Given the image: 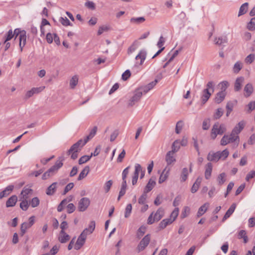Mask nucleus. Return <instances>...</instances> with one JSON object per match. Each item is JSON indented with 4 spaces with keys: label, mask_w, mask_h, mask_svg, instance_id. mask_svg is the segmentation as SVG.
<instances>
[{
    "label": "nucleus",
    "mask_w": 255,
    "mask_h": 255,
    "mask_svg": "<svg viewBox=\"0 0 255 255\" xmlns=\"http://www.w3.org/2000/svg\"><path fill=\"white\" fill-rule=\"evenodd\" d=\"M226 131V128L224 124L219 123H215L212 128L211 137L215 139L217 135H222Z\"/></svg>",
    "instance_id": "f257e3e1"
},
{
    "label": "nucleus",
    "mask_w": 255,
    "mask_h": 255,
    "mask_svg": "<svg viewBox=\"0 0 255 255\" xmlns=\"http://www.w3.org/2000/svg\"><path fill=\"white\" fill-rule=\"evenodd\" d=\"M144 94L143 91L140 87L136 89L133 93L132 96L129 100L128 105V107H132L138 102L141 99L142 95Z\"/></svg>",
    "instance_id": "f03ea898"
},
{
    "label": "nucleus",
    "mask_w": 255,
    "mask_h": 255,
    "mask_svg": "<svg viewBox=\"0 0 255 255\" xmlns=\"http://www.w3.org/2000/svg\"><path fill=\"white\" fill-rule=\"evenodd\" d=\"M164 216V209L159 208L156 213L154 214L152 212L148 217L147 219V224L149 225L152 224L154 222H158Z\"/></svg>",
    "instance_id": "7ed1b4c3"
},
{
    "label": "nucleus",
    "mask_w": 255,
    "mask_h": 255,
    "mask_svg": "<svg viewBox=\"0 0 255 255\" xmlns=\"http://www.w3.org/2000/svg\"><path fill=\"white\" fill-rule=\"evenodd\" d=\"M135 170L133 175L132 177V184L134 185L136 184L138 178L139 173H140V178H143L145 174V170H143L139 164L136 163L135 164Z\"/></svg>",
    "instance_id": "20e7f679"
},
{
    "label": "nucleus",
    "mask_w": 255,
    "mask_h": 255,
    "mask_svg": "<svg viewBox=\"0 0 255 255\" xmlns=\"http://www.w3.org/2000/svg\"><path fill=\"white\" fill-rule=\"evenodd\" d=\"M151 240V236L150 234L145 235L139 242L136 247V251L137 253H140L148 246Z\"/></svg>",
    "instance_id": "39448f33"
},
{
    "label": "nucleus",
    "mask_w": 255,
    "mask_h": 255,
    "mask_svg": "<svg viewBox=\"0 0 255 255\" xmlns=\"http://www.w3.org/2000/svg\"><path fill=\"white\" fill-rule=\"evenodd\" d=\"M90 204V200L88 198L83 197L78 203V209L80 212H84L88 208Z\"/></svg>",
    "instance_id": "423d86ee"
},
{
    "label": "nucleus",
    "mask_w": 255,
    "mask_h": 255,
    "mask_svg": "<svg viewBox=\"0 0 255 255\" xmlns=\"http://www.w3.org/2000/svg\"><path fill=\"white\" fill-rule=\"evenodd\" d=\"M86 144L85 141L81 139L74 144L68 151V153L70 154L71 151L79 152L81 148Z\"/></svg>",
    "instance_id": "0eeeda50"
},
{
    "label": "nucleus",
    "mask_w": 255,
    "mask_h": 255,
    "mask_svg": "<svg viewBox=\"0 0 255 255\" xmlns=\"http://www.w3.org/2000/svg\"><path fill=\"white\" fill-rule=\"evenodd\" d=\"M87 237V236L85 234V233H81L74 245V249L76 250H79L83 247L85 243Z\"/></svg>",
    "instance_id": "6e6552de"
},
{
    "label": "nucleus",
    "mask_w": 255,
    "mask_h": 255,
    "mask_svg": "<svg viewBox=\"0 0 255 255\" xmlns=\"http://www.w3.org/2000/svg\"><path fill=\"white\" fill-rule=\"evenodd\" d=\"M33 190L29 187L25 186L20 193L19 199L29 200L30 197L32 195Z\"/></svg>",
    "instance_id": "1a4fd4ad"
},
{
    "label": "nucleus",
    "mask_w": 255,
    "mask_h": 255,
    "mask_svg": "<svg viewBox=\"0 0 255 255\" xmlns=\"http://www.w3.org/2000/svg\"><path fill=\"white\" fill-rule=\"evenodd\" d=\"M45 87H40L38 88H32L30 90L27 91L25 95L24 99L27 100L31 97L34 94H38L42 91Z\"/></svg>",
    "instance_id": "9d476101"
},
{
    "label": "nucleus",
    "mask_w": 255,
    "mask_h": 255,
    "mask_svg": "<svg viewBox=\"0 0 255 255\" xmlns=\"http://www.w3.org/2000/svg\"><path fill=\"white\" fill-rule=\"evenodd\" d=\"M19 46L20 49V52L22 51L23 47L25 46L26 43V34L25 30H22L20 32V35L19 36Z\"/></svg>",
    "instance_id": "9b49d317"
},
{
    "label": "nucleus",
    "mask_w": 255,
    "mask_h": 255,
    "mask_svg": "<svg viewBox=\"0 0 255 255\" xmlns=\"http://www.w3.org/2000/svg\"><path fill=\"white\" fill-rule=\"evenodd\" d=\"M245 78L242 76L238 77L236 79L234 84V90L235 91L238 92L241 90Z\"/></svg>",
    "instance_id": "f8f14e48"
},
{
    "label": "nucleus",
    "mask_w": 255,
    "mask_h": 255,
    "mask_svg": "<svg viewBox=\"0 0 255 255\" xmlns=\"http://www.w3.org/2000/svg\"><path fill=\"white\" fill-rule=\"evenodd\" d=\"M157 82L158 80L155 79L154 81L149 83L145 86L140 87V88L142 89V91H143L144 94H145L149 91L151 90L156 85Z\"/></svg>",
    "instance_id": "ddd939ff"
},
{
    "label": "nucleus",
    "mask_w": 255,
    "mask_h": 255,
    "mask_svg": "<svg viewBox=\"0 0 255 255\" xmlns=\"http://www.w3.org/2000/svg\"><path fill=\"white\" fill-rule=\"evenodd\" d=\"M254 88L252 84L248 83L244 89V95L245 97H249L253 93Z\"/></svg>",
    "instance_id": "4468645a"
},
{
    "label": "nucleus",
    "mask_w": 255,
    "mask_h": 255,
    "mask_svg": "<svg viewBox=\"0 0 255 255\" xmlns=\"http://www.w3.org/2000/svg\"><path fill=\"white\" fill-rule=\"evenodd\" d=\"M165 160L167 165H170L176 161L175 158V153L169 151H168L165 156Z\"/></svg>",
    "instance_id": "2eb2a0df"
},
{
    "label": "nucleus",
    "mask_w": 255,
    "mask_h": 255,
    "mask_svg": "<svg viewBox=\"0 0 255 255\" xmlns=\"http://www.w3.org/2000/svg\"><path fill=\"white\" fill-rule=\"evenodd\" d=\"M70 236L65 231H60L58 240L61 243H65L70 240Z\"/></svg>",
    "instance_id": "dca6fc26"
},
{
    "label": "nucleus",
    "mask_w": 255,
    "mask_h": 255,
    "mask_svg": "<svg viewBox=\"0 0 255 255\" xmlns=\"http://www.w3.org/2000/svg\"><path fill=\"white\" fill-rule=\"evenodd\" d=\"M155 179L152 177L148 181V182L147 183V185H146L144 189V191H145V192L146 193L149 192L153 189V188L155 186Z\"/></svg>",
    "instance_id": "f3484780"
},
{
    "label": "nucleus",
    "mask_w": 255,
    "mask_h": 255,
    "mask_svg": "<svg viewBox=\"0 0 255 255\" xmlns=\"http://www.w3.org/2000/svg\"><path fill=\"white\" fill-rule=\"evenodd\" d=\"M215 44L218 45H222L228 42V38L227 36H221L218 37H215L214 40Z\"/></svg>",
    "instance_id": "a211bd4d"
},
{
    "label": "nucleus",
    "mask_w": 255,
    "mask_h": 255,
    "mask_svg": "<svg viewBox=\"0 0 255 255\" xmlns=\"http://www.w3.org/2000/svg\"><path fill=\"white\" fill-rule=\"evenodd\" d=\"M146 56V53L144 50H141L137 55L135 57V60H138V59H140V62L139 63H136V64H138L139 65H141L143 64L144 60L145 59Z\"/></svg>",
    "instance_id": "6ab92c4d"
},
{
    "label": "nucleus",
    "mask_w": 255,
    "mask_h": 255,
    "mask_svg": "<svg viewBox=\"0 0 255 255\" xmlns=\"http://www.w3.org/2000/svg\"><path fill=\"white\" fill-rule=\"evenodd\" d=\"M95 229V222L94 221H91L88 226V228L85 229L82 233H85L86 235H88L92 234Z\"/></svg>",
    "instance_id": "aec40b11"
},
{
    "label": "nucleus",
    "mask_w": 255,
    "mask_h": 255,
    "mask_svg": "<svg viewBox=\"0 0 255 255\" xmlns=\"http://www.w3.org/2000/svg\"><path fill=\"white\" fill-rule=\"evenodd\" d=\"M72 199L73 197L72 196H70L68 198L63 199L58 205L57 207V211L59 212L62 211L65 205H66L68 202L71 201L72 200Z\"/></svg>",
    "instance_id": "412c9836"
},
{
    "label": "nucleus",
    "mask_w": 255,
    "mask_h": 255,
    "mask_svg": "<svg viewBox=\"0 0 255 255\" xmlns=\"http://www.w3.org/2000/svg\"><path fill=\"white\" fill-rule=\"evenodd\" d=\"M209 203L208 202L205 203L202 206H201L197 212V216L198 217H199L201 216H202L203 214H204L206 211H207L209 207Z\"/></svg>",
    "instance_id": "4be33fe9"
},
{
    "label": "nucleus",
    "mask_w": 255,
    "mask_h": 255,
    "mask_svg": "<svg viewBox=\"0 0 255 255\" xmlns=\"http://www.w3.org/2000/svg\"><path fill=\"white\" fill-rule=\"evenodd\" d=\"M218 151L217 152H210L207 156V159L210 161L217 162L220 159Z\"/></svg>",
    "instance_id": "5701e85b"
},
{
    "label": "nucleus",
    "mask_w": 255,
    "mask_h": 255,
    "mask_svg": "<svg viewBox=\"0 0 255 255\" xmlns=\"http://www.w3.org/2000/svg\"><path fill=\"white\" fill-rule=\"evenodd\" d=\"M236 208V203L232 204V205L229 208V209L226 212L225 215H224V216L223 218V221H225L226 219H227L228 218H229L230 217V216L234 213Z\"/></svg>",
    "instance_id": "b1692460"
},
{
    "label": "nucleus",
    "mask_w": 255,
    "mask_h": 255,
    "mask_svg": "<svg viewBox=\"0 0 255 255\" xmlns=\"http://www.w3.org/2000/svg\"><path fill=\"white\" fill-rule=\"evenodd\" d=\"M245 126V123L244 121H241L238 123V124L233 129L232 132L236 135L238 134L242 130Z\"/></svg>",
    "instance_id": "393cba45"
},
{
    "label": "nucleus",
    "mask_w": 255,
    "mask_h": 255,
    "mask_svg": "<svg viewBox=\"0 0 255 255\" xmlns=\"http://www.w3.org/2000/svg\"><path fill=\"white\" fill-rule=\"evenodd\" d=\"M97 127L96 126L94 127L90 131L89 134L85 136L83 139L85 143H87L89 140L92 139L96 134L97 131Z\"/></svg>",
    "instance_id": "a878e982"
},
{
    "label": "nucleus",
    "mask_w": 255,
    "mask_h": 255,
    "mask_svg": "<svg viewBox=\"0 0 255 255\" xmlns=\"http://www.w3.org/2000/svg\"><path fill=\"white\" fill-rule=\"evenodd\" d=\"M229 135V140L230 141V143L231 142H236L235 143V147H237L239 143V136L238 135H236L232 131V133L230 135Z\"/></svg>",
    "instance_id": "bb28decb"
},
{
    "label": "nucleus",
    "mask_w": 255,
    "mask_h": 255,
    "mask_svg": "<svg viewBox=\"0 0 255 255\" xmlns=\"http://www.w3.org/2000/svg\"><path fill=\"white\" fill-rule=\"evenodd\" d=\"M14 186L13 185H9L7 186L5 189L0 193V198H2L8 195L13 189Z\"/></svg>",
    "instance_id": "cd10ccee"
},
{
    "label": "nucleus",
    "mask_w": 255,
    "mask_h": 255,
    "mask_svg": "<svg viewBox=\"0 0 255 255\" xmlns=\"http://www.w3.org/2000/svg\"><path fill=\"white\" fill-rule=\"evenodd\" d=\"M17 201V198L16 195L11 196L6 202L7 207H13Z\"/></svg>",
    "instance_id": "c85d7f7f"
},
{
    "label": "nucleus",
    "mask_w": 255,
    "mask_h": 255,
    "mask_svg": "<svg viewBox=\"0 0 255 255\" xmlns=\"http://www.w3.org/2000/svg\"><path fill=\"white\" fill-rule=\"evenodd\" d=\"M249 8V3L245 2L243 3L240 7L238 16L239 17L245 14L248 11Z\"/></svg>",
    "instance_id": "c756f323"
},
{
    "label": "nucleus",
    "mask_w": 255,
    "mask_h": 255,
    "mask_svg": "<svg viewBox=\"0 0 255 255\" xmlns=\"http://www.w3.org/2000/svg\"><path fill=\"white\" fill-rule=\"evenodd\" d=\"M211 95V93L208 89H204L203 91V94L201 97L202 102L204 104L209 99Z\"/></svg>",
    "instance_id": "7c9ffc66"
},
{
    "label": "nucleus",
    "mask_w": 255,
    "mask_h": 255,
    "mask_svg": "<svg viewBox=\"0 0 255 255\" xmlns=\"http://www.w3.org/2000/svg\"><path fill=\"white\" fill-rule=\"evenodd\" d=\"M57 182H54L48 187L46 192L47 195H52L54 194L57 188Z\"/></svg>",
    "instance_id": "2f4dec72"
},
{
    "label": "nucleus",
    "mask_w": 255,
    "mask_h": 255,
    "mask_svg": "<svg viewBox=\"0 0 255 255\" xmlns=\"http://www.w3.org/2000/svg\"><path fill=\"white\" fill-rule=\"evenodd\" d=\"M212 171V164L211 163H208L206 166V170L205 172V177L206 179H209L211 175Z\"/></svg>",
    "instance_id": "473e14b6"
},
{
    "label": "nucleus",
    "mask_w": 255,
    "mask_h": 255,
    "mask_svg": "<svg viewBox=\"0 0 255 255\" xmlns=\"http://www.w3.org/2000/svg\"><path fill=\"white\" fill-rule=\"evenodd\" d=\"M226 93L224 91H221L218 93L215 98V101L217 104L221 103L225 99Z\"/></svg>",
    "instance_id": "72a5a7b5"
},
{
    "label": "nucleus",
    "mask_w": 255,
    "mask_h": 255,
    "mask_svg": "<svg viewBox=\"0 0 255 255\" xmlns=\"http://www.w3.org/2000/svg\"><path fill=\"white\" fill-rule=\"evenodd\" d=\"M173 222L171 220V218H167L163 220L159 224V227L161 229H163L168 225L171 224Z\"/></svg>",
    "instance_id": "f704fd0d"
},
{
    "label": "nucleus",
    "mask_w": 255,
    "mask_h": 255,
    "mask_svg": "<svg viewBox=\"0 0 255 255\" xmlns=\"http://www.w3.org/2000/svg\"><path fill=\"white\" fill-rule=\"evenodd\" d=\"M243 63L240 61L236 62L233 67V71L234 73L237 74L243 68Z\"/></svg>",
    "instance_id": "c9c22d12"
},
{
    "label": "nucleus",
    "mask_w": 255,
    "mask_h": 255,
    "mask_svg": "<svg viewBox=\"0 0 255 255\" xmlns=\"http://www.w3.org/2000/svg\"><path fill=\"white\" fill-rule=\"evenodd\" d=\"M20 208L23 211H26L29 206V200L20 199Z\"/></svg>",
    "instance_id": "e433bc0d"
},
{
    "label": "nucleus",
    "mask_w": 255,
    "mask_h": 255,
    "mask_svg": "<svg viewBox=\"0 0 255 255\" xmlns=\"http://www.w3.org/2000/svg\"><path fill=\"white\" fill-rule=\"evenodd\" d=\"M90 170L89 167L87 166H86L82 171L80 172L79 175L78 180H81L84 178L88 174Z\"/></svg>",
    "instance_id": "4c0bfd02"
},
{
    "label": "nucleus",
    "mask_w": 255,
    "mask_h": 255,
    "mask_svg": "<svg viewBox=\"0 0 255 255\" xmlns=\"http://www.w3.org/2000/svg\"><path fill=\"white\" fill-rule=\"evenodd\" d=\"M146 230V227L145 226H140L137 231L136 234V237L138 239L141 238L145 234Z\"/></svg>",
    "instance_id": "58836bf2"
},
{
    "label": "nucleus",
    "mask_w": 255,
    "mask_h": 255,
    "mask_svg": "<svg viewBox=\"0 0 255 255\" xmlns=\"http://www.w3.org/2000/svg\"><path fill=\"white\" fill-rule=\"evenodd\" d=\"M145 20L144 17H132L130 19V22L131 23L139 24L143 23Z\"/></svg>",
    "instance_id": "ea45409f"
},
{
    "label": "nucleus",
    "mask_w": 255,
    "mask_h": 255,
    "mask_svg": "<svg viewBox=\"0 0 255 255\" xmlns=\"http://www.w3.org/2000/svg\"><path fill=\"white\" fill-rule=\"evenodd\" d=\"M238 237L239 239H243L245 243L248 241V238L245 230H241L238 233Z\"/></svg>",
    "instance_id": "a19ab883"
},
{
    "label": "nucleus",
    "mask_w": 255,
    "mask_h": 255,
    "mask_svg": "<svg viewBox=\"0 0 255 255\" xmlns=\"http://www.w3.org/2000/svg\"><path fill=\"white\" fill-rule=\"evenodd\" d=\"M31 226L27 223V222H24L21 225L20 232L21 236H23L26 233V230L30 228Z\"/></svg>",
    "instance_id": "79ce46f5"
},
{
    "label": "nucleus",
    "mask_w": 255,
    "mask_h": 255,
    "mask_svg": "<svg viewBox=\"0 0 255 255\" xmlns=\"http://www.w3.org/2000/svg\"><path fill=\"white\" fill-rule=\"evenodd\" d=\"M78 82V77L75 75L72 77L70 81V86L71 89H74Z\"/></svg>",
    "instance_id": "37998d69"
},
{
    "label": "nucleus",
    "mask_w": 255,
    "mask_h": 255,
    "mask_svg": "<svg viewBox=\"0 0 255 255\" xmlns=\"http://www.w3.org/2000/svg\"><path fill=\"white\" fill-rule=\"evenodd\" d=\"M110 29V27L109 25H101L99 27L97 34L98 35H101L104 32L108 31Z\"/></svg>",
    "instance_id": "c03bdc74"
},
{
    "label": "nucleus",
    "mask_w": 255,
    "mask_h": 255,
    "mask_svg": "<svg viewBox=\"0 0 255 255\" xmlns=\"http://www.w3.org/2000/svg\"><path fill=\"white\" fill-rule=\"evenodd\" d=\"M255 60V54H250L247 56L245 59V62L247 64H250L252 63Z\"/></svg>",
    "instance_id": "a18cd8bd"
},
{
    "label": "nucleus",
    "mask_w": 255,
    "mask_h": 255,
    "mask_svg": "<svg viewBox=\"0 0 255 255\" xmlns=\"http://www.w3.org/2000/svg\"><path fill=\"white\" fill-rule=\"evenodd\" d=\"M247 28L250 31L255 30V17L251 18L247 24Z\"/></svg>",
    "instance_id": "49530a36"
},
{
    "label": "nucleus",
    "mask_w": 255,
    "mask_h": 255,
    "mask_svg": "<svg viewBox=\"0 0 255 255\" xmlns=\"http://www.w3.org/2000/svg\"><path fill=\"white\" fill-rule=\"evenodd\" d=\"M168 171H167L165 172V169H164L160 176L159 181H158L159 183H162L164 181H165L166 179H167V178L168 177Z\"/></svg>",
    "instance_id": "de8ad7c7"
},
{
    "label": "nucleus",
    "mask_w": 255,
    "mask_h": 255,
    "mask_svg": "<svg viewBox=\"0 0 255 255\" xmlns=\"http://www.w3.org/2000/svg\"><path fill=\"white\" fill-rule=\"evenodd\" d=\"M184 126V123L182 121H179L176 123L175 128V132L179 134L181 132Z\"/></svg>",
    "instance_id": "09e8293b"
},
{
    "label": "nucleus",
    "mask_w": 255,
    "mask_h": 255,
    "mask_svg": "<svg viewBox=\"0 0 255 255\" xmlns=\"http://www.w3.org/2000/svg\"><path fill=\"white\" fill-rule=\"evenodd\" d=\"M219 156L220 157V159L225 160L229 154V151L226 149L222 151H218Z\"/></svg>",
    "instance_id": "8fccbe9b"
},
{
    "label": "nucleus",
    "mask_w": 255,
    "mask_h": 255,
    "mask_svg": "<svg viewBox=\"0 0 255 255\" xmlns=\"http://www.w3.org/2000/svg\"><path fill=\"white\" fill-rule=\"evenodd\" d=\"M180 148V141L179 140H176L173 143L172 145V150L171 151L175 153L177 152Z\"/></svg>",
    "instance_id": "3c124183"
},
{
    "label": "nucleus",
    "mask_w": 255,
    "mask_h": 255,
    "mask_svg": "<svg viewBox=\"0 0 255 255\" xmlns=\"http://www.w3.org/2000/svg\"><path fill=\"white\" fill-rule=\"evenodd\" d=\"M217 181L219 185H222L226 181V174L222 173L220 174L217 178Z\"/></svg>",
    "instance_id": "603ef678"
},
{
    "label": "nucleus",
    "mask_w": 255,
    "mask_h": 255,
    "mask_svg": "<svg viewBox=\"0 0 255 255\" xmlns=\"http://www.w3.org/2000/svg\"><path fill=\"white\" fill-rule=\"evenodd\" d=\"M40 201L37 197H34L31 200H29V204L32 208L37 207L39 205Z\"/></svg>",
    "instance_id": "864d4df0"
},
{
    "label": "nucleus",
    "mask_w": 255,
    "mask_h": 255,
    "mask_svg": "<svg viewBox=\"0 0 255 255\" xmlns=\"http://www.w3.org/2000/svg\"><path fill=\"white\" fill-rule=\"evenodd\" d=\"M14 36V34L13 33L12 30L11 29L9 30L5 35L4 43H6V42L10 40Z\"/></svg>",
    "instance_id": "5fc2aeb1"
},
{
    "label": "nucleus",
    "mask_w": 255,
    "mask_h": 255,
    "mask_svg": "<svg viewBox=\"0 0 255 255\" xmlns=\"http://www.w3.org/2000/svg\"><path fill=\"white\" fill-rule=\"evenodd\" d=\"M64 160V158L62 157H60L58 158V159L56 161L54 166L57 169V170H59L63 165V161Z\"/></svg>",
    "instance_id": "6e6d98bb"
},
{
    "label": "nucleus",
    "mask_w": 255,
    "mask_h": 255,
    "mask_svg": "<svg viewBox=\"0 0 255 255\" xmlns=\"http://www.w3.org/2000/svg\"><path fill=\"white\" fill-rule=\"evenodd\" d=\"M64 160V158L62 157H60L58 158V159L56 161L54 166L57 169V170H59L63 165V161Z\"/></svg>",
    "instance_id": "4d7b16f0"
},
{
    "label": "nucleus",
    "mask_w": 255,
    "mask_h": 255,
    "mask_svg": "<svg viewBox=\"0 0 255 255\" xmlns=\"http://www.w3.org/2000/svg\"><path fill=\"white\" fill-rule=\"evenodd\" d=\"M132 210V206L131 204H128L127 205L125 213V217L126 218H128L129 217Z\"/></svg>",
    "instance_id": "13d9d810"
},
{
    "label": "nucleus",
    "mask_w": 255,
    "mask_h": 255,
    "mask_svg": "<svg viewBox=\"0 0 255 255\" xmlns=\"http://www.w3.org/2000/svg\"><path fill=\"white\" fill-rule=\"evenodd\" d=\"M92 155H93V154L92 153L90 156L84 155V156H82L79 159V161H78L79 164H82L83 163H85V162H86L87 161H88V160H89L90 159V158H91Z\"/></svg>",
    "instance_id": "bf43d9fd"
},
{
    "label": "nucleus",
    "mask_w": 255,
    "mask_h": 255,
    "mask_svg": "<svg viewBox=\"0 0 255 255\" xmlns=\"http://www.w3.org/2000/svg\"><path fill=\"white\" fill-rule=\"evenodd\" d=\"M112 184L113 181L112 180H110L105 183L104 186V189L106 193H108L110 191Z\"/></svg>",
    "instance_id": "052dcab7"
},
{
    "label": "nucleus",
    "mask_w": 255,
    "mask_h": 255,
    "mask_svg": "<svg viewBox=\"0 0 255 255\" xmlns=\"http://www.w3.org/2000/svg\"><path fill=\"white\" fill-rule=\"evenodd\" d=\"M179 214L178 208H176L171 213L169 218H171V220L174 222L177 217Z\"/></svg>",
    "instance_id": "680f3d73"
},
{
    "label": "nucleus",
    "mask_w": 255,
    "mask_h": 255,
    "mask_svg": "<svg viewBox=\"0 0 255 255\" xmlns=\"http://www.w3.org/2000/svg\"><path fill=\"white\" fill-rule=\"evenodd\" d=\"M147 193L146 192H145V191H143V194L140 196V197L138 199V202L140 204H144L145 202L146 198H147Z\"/></svg>",
    "instance_id": "e2e57ef3"
},
{
    "label": "nucleus",
    "mask_w": 255,
    "mask_h": 255,
    "mask_svg": "<svg viewBox=\"0 0 255 255\" xmlns=\"http://www.w3.org/2000/svg\"><path fill=\"white\" fill-rule=\"evenodd\" d=\"M188 174V172L187 168H183L182 173H181V180L182 181H185L187 179Z\"/></svg>",
    "instance_id": "0e129e2a"
},
{
    "label": "nucleus",
    "mask_w": 255,
    "mask_h": 255,
    "mask_svg": "<svg viewBox=\"0 0 255 255\" xmlns=\"http://www.w3.org/2000/svg\"><path fill=\"white\" fill-rule=\"evenodd\" d=\"M223 110L222 108H218L214 115V118L215 119H219L223 115Z\"/></svg>",
    "instance_id": "69168bd1"
},
{
    "label": "nucleus",
    "mask_w": 255,
    "mask_h": 255,
    "mask_svg": "<svg viewBox=\"0 0 255 255\" xmlns=\"http://www.w3.org/2000/svg\"><path fill=\"white\" fill-rule=\"evenodd\" d=\"M60 21L62 23V24L64 26H68L71 25V22L69 20V19L66 17H61L60 19Z\"/></svg>",
    "instance_id": "338daca9"
},
{
    "label": "nucleus",
    "mask_w": 255,
    "mask_h": 255,
    "mask_svg": "<svg viewBox=\"0 0 255 255\" xmlns=\"http://www.w3.org/2000/svg\"><path fill=\"white\" fill-rule=\"evenodd\" d=\"M230 143L229 140V135H224L221 140V144L222 145H226Z\"/></svg>",
    "instance_id": "774afa93"
}]
</instances>
